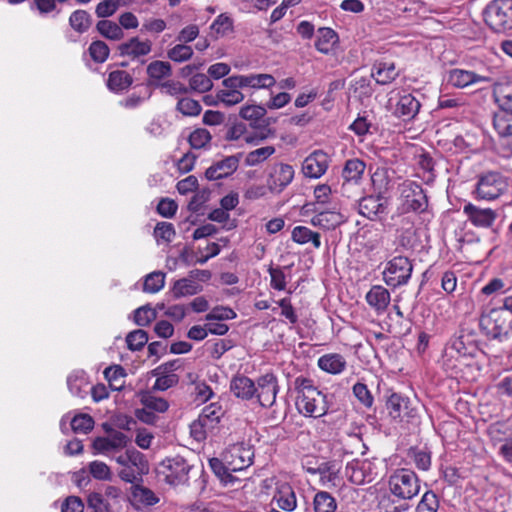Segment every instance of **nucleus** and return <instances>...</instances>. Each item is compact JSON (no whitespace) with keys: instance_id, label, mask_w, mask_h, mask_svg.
<instances>
[{"instance_id":"f257e3e1","label":"nucleus","mask_w":512,"mask_h":512,"mask_svg":"<svg viewBox=\"0 0 512 512\" xmlns=\"http://www.w3.org/2000/svg\"><path fill=\"white\" fill-rule=\"evenodd\" d=\"M296 408L306 417L318 418L328 411L326 395L320 391L309 378L299 376L294 381Z\"/></svg>"},{"instance_id":"f03ea898","label":"nucleus","mask_w":512,"mask_h":512,"mask_svg":"<svg viewBox=\"0 0 512 512\" xmlns=\"http://www.w3.org/2000/svg\"><path fill=\"white\" fill-rule=\"evenodd\" d=\"M480 326L485 333L493 338L500 339L512 333V295L504 299L503 305L493 308L480 318Z\"/></svg>"},{"instance_id":"7ed1b4c3","label":"nucleus","mask_w":512,"mask_h":512,"mask_svg":"<svg viewBox=\"0 0 512 512\" xmlns=\"http://www.w3.org/2000/svg\"><path fill=\"white\" fill-rule=\"evenodd\" d=\"M114 460L121 466L118 476L126 483L138 481L149 471V465L144 454L135 448L126 449L125 452L118 454Z\"/></svg>"},{"instance_id":"20e7f679","label":"nucleus","mask_w":512,"mask_h":512,"mask_svg":"<svg viewBox=\"0 0 512 512\" xmlns=\"http://www.w3.org/2000/svg\"><path fill=\"white\" fill-rule=\"evenodd\" d=\"M478 351L477 345L469 334L461 333L450 340L445 349L443 366L451 373L459 370L460 358H473Z\"/></svg>"},{"instance_id":"39448f33","label":"nucleus","mask_w":512,"mask_h":512,"mask_svg":"<svg viewBox=\"0 0 512 512\" xmlns=\"http://www.w3.org/2000/svg\"><path fill=\"white\" fill-rule=\"evenodd\" d=\"M191 468L184 457L176 455L162 460L156 472L160 480L171 486H178L188 482Z\"/></svg>"},{"instance_id":"423d86ee","label":"nucleus","mask_w":512,"mask_h":512,"mask_svg":"<svg viewBox=\"0 0 512 512\" xmlns=\"http://www.w3.org/2000/svg\"><path fill=\"white\" fill-rule=\"evenodd\" d=\"M390 492L402 500H410L418 495L420 491V481L417 474L410 469H398L388 481Z\"/></svg>"},{"instance_id":"0eeeda50","label":"nucleus","mask_w":512,"mask_h":512,"mask_svg":"<svg viewBox=\"0 0 512 512\" xmlns=\"http://www.w3.org/2000/svg\"><path fill=\"white\" fill-rule=\"evenodd\" d=\"M484 17L495 32L512 29V0H493L487 5Z\"/></svg>"},{"instance_id":"6e6552de","label":"nucleus","mask_w":512,"mask_h":512,"mask_svg":"<svg viewBox=\"0 0 512 512\" xmlns=\"http://www.w3.org/2000/svg\"><path fill=\"white\" fill-rule=\"evenodd\" d=\"M401 213L424 212L428 206L427 196L422 186L414 181H404L399 186Z\"/></svg>"},{"instance_id":"1a4fd4ad","label":"nucleus","mask_w":512,"mask_h":512,"mask_svg":"<svg viewBox=\"0 0 512 512\" xmlns=\"http://www.w3.org/2000/svg\"><path fill=\"white\" fill-rule=\"evenodd\" d=\"M413 265L404 256H396L387 262L383 271L384 282L392 288L406 285L411 278Z\"/></svg>"},{"instance_id":"9d476101","label":"nucleus","mask_w":512,"mask_h":512,"mask_svg":"<svg viewBox=\"0 0 512 512\" xmlns=\"http://www.w3.org/2000/svg\"><path fill=\"white\" fill-rule=\"evenodd\" d=\"M129 437L118 430L111 429L106 436L96 437L93 440L92 448L94 454H101L114 460L119 452L127 447Z\"/></svg>"},{"instance_id":"9b49d317","label":"nucleus","mask_w":512,"mask_h":512,"mask_svg":"<svg viewBox=\"0 0 512 512\" xmlns=\"http://www.w3.org/2000/svg\"><path fill=\"white\" fill-rule=\"evenodd\" d=\"M222 454L228 468L234 472L247 469L252 465L254 459L252 446L244 442L230 445Z\"/></svg>"},{"instance_id":"f8f14e48","label":"nucleus","mask_w":512,"mask_h":512,"mask_svg":"<svg viewBox=\"0 0 512 512\" xmlns=\"http://www.w3.org/2000/svg\"><path fill=\"white\" fill-rule=\"evenodd\" d=\"M508 188L505 178L497 172L482 175L476 185L475 194L478 199L494 200Z\"/></svg>"},{"instance_id":"ddd939ff","label":"nucleus","mask_w":512,"mask_h":512,"mask_svg":"<svg viewBox=\"0 0 512 512\" xmlns=\"http://www.w3.org/2000/svg\"><path fill=\"white\" fill-rule=\"evenodd\" d=\"M375 463L368 459L353 460L345 467V475L349 481L356 485H363L372 482L377 476Z\"/></svg>"},{"instance_id":"4468645a","label":"nucleus","mask_w":512,"mask_h":512,"mask_svg":"<svg viewBox=\"0 0 512 512\" xmlns=\"http://www.w3.org/2000/svg\"><path fill=\"white\" fill-rule=\"evenodd\" d=\"M294 169L285 163L274 164L267 177L271 193L280 194L294 179Z\"/></svg>"},{"instance_id":"2eb2a0df","label":"nucleus","mask_w":512,"mask_h":512,"mask_svg":"<svg viewBox=\"0 0 512 512\" xmlns=\"http://www.w3.org/2000/svg\"><path fill=\"white\" fill-rule=\"evenodd\" d=\"M258 389L256 392L258 401L262 407H271L275 401L279 391L277 378L272 373L262 375L257 380Z\"/></svg>"},{"instance_id":"dca6fc26","label":"nucleus","mask_w":512,"mask_h":512,"mask_svg":"<svg viewBox=\"0 0 512 512\" xmlns=\"http://www.w3.org/2000/svg\"><path fill=\"white\" fill-rule=\"evenodd\" d=\"M463 213L468 221L478 228H490L494 224L497 213L491 208H481L472 203H467L463 207Z\"/></svg>"},{"instance_id":"f3484780","label":"nucleus","mask_w":512,"mask_h":512,"mask_svg":"<svg viewBox=\"0 0 512 512\" xmlns=\"http://www.w3.org/2000/svg\"><path fill=\"white\" fill-rule=\"evenodd\" d=\"M492 78L473 71L454 68L448 72L447 82L456 88H465L477 83H489Z\"/></svg>"},{"instance_id":"a211bd4d","label":"nucleus","mask_w":512,"mask_h":512,"mask_svg":"<svg viewBox=\"0 0 512 512\" xmlns=\"http://www.w3.org/2000/svg\"><path fill=\"white\" fill-rule=\"evenodd\" d=\"M236 80H238L236 75L225 78L222 81L224 89H220L216 93L217 100L223 103L225 106H233L239 104L245 98L244 94L240 91V89H243V87L238 86L236 84L238 81Z\"/></svg>"},{"instance_id":"6ab92c4d","label":"nucleus","mask_w":512,"mask_h":512,"mask_svg":"<svg viewBox=\"0 0 512 512\" xmlns=\"http://www.w3.org/2000/svg\"><path fill=\"white\" fill-rule=\"evenodd\" d=\"M328 165V155L325 152L318 150L305 158L302 170L306 177L319 178L326 172Z\"/></svg>"},{"instance_id":"aec40b11","label":"nucleus","mask_w":512,"mask_h":512,"mask_svg":"<svg viewBox=\"0 0 512 512\" xmlns=\"http://www.w3.org/2000/svg\"><path fill=\"white\" fill-rule=\"evenodd\" d=\"M240 161L239 155L228 156L213 165L205 172L208 180H219L232 175L238 168Z\"/></svg>"},{"instance_id":"412c9836","label":"nucleus","mask_w":512,"mask_h":512,"mask_svg":"<svg viewBox=\"0 0 512 512\" xmlns=\"http://www.w3.org/2000/svg\"><path fill=\"white\" fill-rule=\"evenodd\" d=\"M238 86L253 90L270 89L276 84V79L268 73H250L236 75Z\"/></svg>"},{"instance_id":"4be33fe9","label":"nucleus","mask_w":512,"mask_h":512,"mask_svg":"<svg viewBox=\"0 0 512 512\" xmlns=\"http://www.w3.org/2000/svg\"><path fill=\"white\" fill-rule=\"evenodd\" d=\"M358 208L361 215L371 220L386 213L385 200L381 196L369 195L361 198Z\"/></svg>"},{"instance_id":"5701e85b","label":"nucleus","mask_w":512,"mask_h":512,"mask_svg":"<svg viewBox=\"0 0 512 512\" xmlns=\"http://www.w3.org/2000/svg\"><path fill=\"white\" fill-rule=\"evenodd\" d=\"M365 300L367 304L377 313L385 312L390 304V292L381 285H373L366 293Z\"/></svg>"},{"instance_id":"b1692460","label":"nucleus","mask_w":512,"mask_h":512,"mask_svg":"<svg viewBox=\"0 0 512 512\" xmlns=\"http://www.w3.org/2000/svg\"><path fill=\"white\" fill-rule=\"evenodd\" d=\"M257 390L254 381L245 375H236L231 379L230 391L239 399L250 400Z\"/></svg>"},{"instance_id":"393cba45","label":"nucleus","mask_w":512,"mask_h":512,"mask_svg":"<svg viewBox=\"0 0 512 512\" xmlns=\"http://www.w3.org/2000/svg\"><path fill=\"white\" fill-rule=\"evenodd\" d=\"M152 43L150 40H140L138 37H132L127 42L119 45L118 50L121 56L137 58L146 56L151 52Z\"/></svg>"},{"instance_id":"a878e982","label":"nucleus","mask_w":512,"mask_h":512,"mask_svg":"<svg viewBox=\"0 0 512 512\" xmlns=\"http://www.w3.org/2000/svg\"><path fill=\"white\" fill-rule=\"evenodd\" d=\"M371 75L376 83L388 85L398 77L399 71L396 69L394 63L381 61L373 65Z\"/></svg>"},{"instance_id":"bb28decb","label":"nucleus","mask_w":512,"mask_h":512,"mask_svg":"<svg viewBox=\"0 0 512 512\" xmlns=\"http://www.w3.org/2000/svg\"><path fill=\"white\" fill-rule=\"evenodd\" d=\"M421 104L412 94L402 95L395 107V114L405 120L413 119L419 112Z\"/></svg>"},{"instance_id":"cd10ccee","label":"nucleus","mask_w":512,"mask_h":512,"mask_svg":"<svg viewBox=\"0 0 512 512\" xmlns=\"http://www.w3.org/2000/svg\"><path fill=\"white\" fill-rule=\"evenodd\" d=\"M343 222V215L336 210L318 212L310 220L313 226L320 227L324 230L335 229Z\"/></svg>"},{"instance_id":"c85d7f7f","label":"nucleus","mask_w":512,"mask_h":512,"mask_svg":"<svg viewBox=\"0 0 512 512\" xmlns=\"http://www.w3.org/2000/svg\"><path fill=\"white\" fill-rule=\"evenodd\" d=\"M346 365L345 358L337 353L325 354L318 359L319 368L333 375L342 373Z\"/></svg>"},{"instance_id":"c756f323","label":"nucleus","mask_w":512,"mask_h":512,"mask_svg":"<svg viewBox=\"0 0 512 512\" xmlns=\"http://www.w3.org/2000/svg\"><path fill=\"white\" fill-rule=\"evenodd\" d=\"M493 95L500 111L512 113V82L496 84Z\"/></svg>"},{"instance_id":"7c9ffc66","label":"nucleus","mask_w":512,"mask_h":512,"mask_svg":"<svg viewBox=\"0 0 512 512\" xmlns=\"http://www.w3.org/2000/svg\"><path fill=\"white\" fill-rule=\"evenodd\" d=\"M202 291V286L192 278H182L173 284L171 289L174 298L193 296Z\"/></svg>"},{"instance_id":"2f4dec72","label":"nucleus","mask_w":512,"mask_h":512,"mask_svg":"<svg viewBox=\"0 0 512 512\" xmlns=\"http://www.w3.org/2000/svg\"><path fill=\"white\" fill-rule=\"evenodd\" d=\"M291 239L300 245L311 243L314 248L321 247V236L318 232H314L306 226H296L291 232Z\"/></svg>"},{"instance_id":"473e14b6","label":"nucleus","mask_w":512,"mask_h":512,"mask_svg":"<svg viewBox=\"0 0 512 512\" xmlns=\"http://www.w3.org/2000/svg\"><path fill=\"white\" fill-rule=\"evenodd\" d=\"M339 468L334 462H321L316 468H310V474L319 475L320 481L325 484L336 485Z\"/></svg>"},{"instance_id":"72a5a7b5","label":"nucleus","mask_w":512,"mask_h":512,"mask_svg":"<svg viewBox=\"0 0 512 512\" xmlns=\"http://www.w3.org/2000/svg\"><path fill=\"white\" fill-rule=\"evenodd\" d=\"M316 38L315 47L319 52L324 54L329 53L338 42L337 33L333 29L327 27L320 28L317 32Z\"/></svg>"},{"instance_id":"f704fd0d","label":"nucleus","mask_w":512,"mask_h":512,"mask_svg":"<svg viewBox=\"0 0 512 512\" xmlns=\"http://www.w3.org/2000/svg\"><path fill=\"white\" fill-rule=\"evenodd\" d=\"M88 380L84 371H74L67 378L69 391L77 397L83 398L87 394Z\"/></svg>"},{"instance_id":"c9c22d12","label":"nucleus","mask_w":512,"mask_h":512,"mask_svg":"<svg viewBox=\"0 0 512 512\" xmlns=\"http://www.w3.org/2000/svg\"><path fill=\"white\" fill-rule=\"evenodd\" d=\"M209 465L214 474L220 479V481L225 484H233L236 478L232 475V470L228 468L225 463V457L222 454L221 458H212L209 460Z\"/></svg>"},{"instance_id":"e433bc0d","label":"nucleus","mask_w":512,"mask_h":512,"mask_svg":"<svg viewBox=\"0 0 512 512\" xmlns=\"http://www.w3.org/2000/svg\"><path fill=\"white\" fill-rule=\"evenodd\" d=\"M132 84V77L129 73L123 70H115L109 74L107 80L108 88L113 92H122L130 87Z\"/></svg>"},{"instance_id":"4c0bfd02","label":"nucleus","mask_w":512,"mask_h":512,"mask_svg":"<svg viewBox=\"0 0 512 512\" xmlns=\"http://www.w3.org/2000/svg\"><path fill=\"white\" fill-rule=\"evenodd\" d=\"M274 499L278 507L287 512L293 511L297 506L296 495L290 486L282 487Z\"/></svg>"},{"instance_id":"58836bf2","label":"nucleus","mask_w":512,"mask_h":512,"mask_svg":"<svg viewBox=\"0 0 512 512\" xmlns=\"http://www.w3.org/2000/svg\"><path fill=\"white\" fill-rule=\"evenodd\" d=\"M222 416V407L218 403H211L203 408L198 418H200L202 422H205L212 430H214Z\"/></svg>"},{"instance_id":"ea45409f","label":"nucleus","mask_w":512,"mask_h":512,"mask_svg":"<svg viewBox=\"0 0 512 512\" xmlns=\"http://www.w3.org/2000/svg\"><path fill=\"white\" fill-rule=\"evenodd\" d=\"M493 126L500 137L512 135V113L499 111L493 118Z\"/></svg>"},{"instance_id":"a19ab883","label":"nucleus","mask_w":512,"mask_h":512,"mask_svg":"<svg viewBox=\"0 0 512 512\" xmlns=\"http://www.w3.org/2000/svg\"><path fill=\"white\" fill-rule=\"evenodd\" d=\"M313 506L315 512H335L337 509L335 498L326 491H319L315 494Z\"/></svg>"},{"instance_id":"79ce46f5","label":"nucleus","mask_w":512,"mask_h":512,"mask_svg":"<svg viewBox=\"0 0 512 512\" xmlns=\"http://www.w3.org/2000/svg\"><path fill=\"white\" fill-rule=\"evenodd\" d=\"M365 168L366 165L362 160L358 158L350 159L346 162L342 175L347 181L357 182L361 179Z\"/></svg>"},{"instance_id":"37998d69","label":"nucleus","mask_w":512,"mask_h":512,"mask_svg":"<svg viewBox=\"0 0 512 512\" xmlns=\"http://www.w3.org/2000/svg\"><path fill=\"white\" fill-rule=\"evenodd\" d=\"M275 151V147L270 145L250 151L245 157V164L250 167L257 166L271 157Z\"/></svg>"},{"instance_id":"c03bdc74","label":"nucleus","mask_w":512,"mask_h":512,"mask_svg":"<svg viewBox=\"0 0 512 512\" xmlns=\"http://www.w3.org/2000/svg\"><path fill=\"white\" fill-rule=\"evenodd\" d=\"M90 14L85 10H76L69 17V24L78 33L86 32L91 26Z\"/></svg>"},{"instance_id":"a18cd8bd","label":"nucleus","mask_w":512,"mask_h":512,"mask_svg":"<svg viewBox=\"0 0 512 512\" xmlns=\"http://www.w3.org/2000/svg\"><path fill=\"white\" fill-rule=\"evenodd\" d=\"M97 30L103 37L110 40H120L124 37L122 28L110 20H100L97 23Z\"/></svg>"},{"instance_id":"49530a36","label":"nucleus","mask_w":512,"mask_h":512,"mask_svg":"<svg viewBox=\"0 0 512 512\" xmlns=\"http://www.w3.org/2000/svg\"><path fill=\"white\" fill-rule=\"evenodd\" d=\"M171 65L165 61H153L147 66V74L150 79L161 80L171 75Z\"/></svg>"},{"instance_id":"de8ad7c7","label":"nucleus","mask_w":512,"mask_h":512,"mask_svg":"<svg viewBox=\"0 0 512 512\" xmlns=\"http://www.w3.org/2000/svg\"><path fill=\"white\" fill-rule=\"evenodd\" d=\"M176 109L182 115L192 117L199 115L202 107L198 101L192 98L181 97L178 99Z\"/></svg>"},{"instance_id":"09e8293b","label":"nucleus","mask_w":512,"mask_h":512,"mask_svg":"<svg viewBox=\"0 0 512 512\" xmlns=\"http://www.w3.org/2000/svg\"><path fill=\"white\" fill-rule=\"evenodd\" d=\"M167 56L174 62L182 63L192 58L193 49L189 45L179 43L168 50Z\"/></svg>"},{"instance_id":"8fccbe9b","label":"nucleus","mask_w":512,"mask_h":512,"mask_svg":"<svg viewBox=\"0 0 512 512\" xmlns=\"http://www.w3.org/2000/svg\"><path fill=\"white\" fill-rule=\"evenodd\" d=\"M409 400L400 394L393 393L387 401V409L393 418L401 417L404 409H407Z\"/></svg>"},{"instance_id":"3c124183","label":"nucleus","mask_w":512,"mask_h":512,"mask_svg":"<svg viewBox=\"0 0 512 512\" xmlns=\"http://www.w3.org/2000/svg\"><path fill=\"white\" fill-rule=\"evenodd\" d=\"M439 509L438 496L431 490L426 491L419 501L416 512H437Z\"/></svg>"},{"instance_id":"603ef678","label":"nucleus","mask_w":512,"mask_h":512,"mask_svg":"<svg viewBox=\"0 0 512 512\" xmlns=\"http://www.w3.org/2000/svg\"><path fill=\"white\" fill-rule=\"evenodd\" d=\"M165 284V274L162 272H152L145 277L143 290L148 293L159 292Z\"/></svg>"},{"instance_id":"864d4df0","label":"nucleus","mask_w":512,"mask_h":512,"mask_svg":"<svg viewBox=\"0 0 512 512\" xmlns=\"http://www.w3.org/2000/svg\"><path fill=\"white\" fill-rule=\"evenodd\" d=\"M94 427V420L88 414H78L71 420V428L75 433L87 434Z\"/></svg>"},{"instance_id":"5fc2aeb1","label":"nucleus","mask_w":512,"mask_h":512,"mask_svg":"<svg viewBox=\"0 0 512 512\" xmlns=\"http://www.w3.org/2000/svg\"><path fill=\"white\" fill-rule=\"evenodd\" d=\"M89 473L93 478L101 481H109L112 478L110 467L103 461L95 460L88 465Z\"/></svg>"},{"instance_id":"6e6d98bb","label":"nucleus","mask_w":512,"mask_h":512,"mask_svg":"<svg viewBox=\"0 0 512 512\" xmlns=\"http://www.w3.org/2000/svg\"><path fill=\"white\" fill-rule=\"evenodd\" d=\"M148 342V335L144 330L138 329L130 332L126 337V343L130 350L139 351Z\"/></svg>"},{"instance_id":"4d7b16f0","label":"nucleus","mask_w":512,"mask_h":512,"mask_svg":"<svg viewBox=\"0 0 512 512\" xmlns=\"http://www.w3.org/2000/svg\"><path fill=\"white\" fill-rule=\"evenodd\" d=\"M268 273L270 275V286L278 291H284L287 285V276L284 272V268L282 267H272L268 268Z\"/></svg>"},{"instance_id":"13d9d810","label":"nucleus","mask_w":512,"mask_h":512,"mask_svg":"<svg viewBox=\"0 0 512 512\" xmlns=\"http://www.w3.org/2000/svg\"><path fill=\"white\" fill-rule=\"evenodd\" d=\"M156 317V311L149 305L139 307L134 312V321L138 326H148Z\"/></svg>"},{"instance_id":"bf43d9fd","label":"nucleus","mask_w":512,"mask_h":512,"mask_svg":"<svg viewBox=\"0 0 512 512\" xmlns=\"http://www.w3.org/2000/svg\"><path fill=\"white\" fill-rule=\"evenodd\" d=\"M142 404L146 409L153 410L159 413L167 411L169 408L168 402L161 397H156L152 394H145L141 399Z\"/></svg>"},{"instance_id":"052dcab7","label":"nucleus","mask_w":512,"mask_h":512,"mask_svg":"<svg viewBox=\"0 0 512 512\" xmlns=\"http://www.w3.org/2000/svg\"><path fill=\"white\" fill-rule=\"evenodd\" d=\"M110 49L103 41H94L89 46V54L91 58L97 63H103L107 60Z\"/></svg>"},{"instance_id":"680f3d73","label":"nucleus","mask_w":512,"mask_h":512,"mask_svg":"<svg viewBox=\"0 0 512 512\" xmlns=\"http://www.w3.org/2000/svg\"><path fill=\"white\" fill-rule=\"evenodd\" d=\"M189 86L193 91L205 93L212 89L213 83L210 76L203 73L193 75L189 80Z\"/></svg>"},{"instance_id":"e2e57ef3","label":"nucleus","mask_w":512,"mask_h":512,"mask_svg":"<svg viewBox=\"0 0 512 512\" xmlns=\"http://www.w3.org/2000/svg\"><path fill=\"white\" fill-rule=\"evenodd\" d=\"M188 140L192 148L201 149L211 141V134L204 128H198L191 132Z\"/></svg>"},{"instance_id":"0e129e2a","label":"nucleus","mask_w":512,"mask_h":512,"mask_svg":"<svg viewBox=\"0 0 512 512\" xmlns=\"http://www.w3.org/2000/svg\"><path fill=\"white\" fill-rule=\"evenodd\" d=\"M175 228L172 223L159 222L154 229V236L157 241L171 242L175 236Z\"/></svg>"},{"instance_id":"69168bd1","label":"nucleus","mask_w":512,"mask_h":512,"mask_svg":"<svg viewBox=\"0 0 512 512\" xmlns=\"http://www.w3.org/2000/svg\"><path fill=\"white\" fill-rule=\"evenodd\" d=\"M266 109L261 105H246L241 108L239 115L245 120L257 121L265 116Z\"/></svg>"},{"instance_id":"338daca9","label":"nucleus","mask_w":512,"mask_h":512,"mask_svg":"<svg viewBox=\"0 0 512 512\" xmlns=\"http://www.w3.org/2000/svg\"><path fill=\"white\" fill-rule=\"evenodd\" d=\"M236 313L229 307L218 306L213 308L205 316L206 321H224L234 319Z\"/></svg>"},{"instance_id":"774afa93","label":"nucleus","mask_w":512,"mask_h":512,"mask_svg":"<svg viewBox=\"0 0 512 512\" xmlns=\"http://www.w3.org/2000/svg\"><path fill=\"white\" fill-rule=\"evenodd\" d=\"M212 430L205 422H202L200 418L193 421L190 425V435L198 442L206 439L209 433H212Z\"/></svg>"}]
</instances>
